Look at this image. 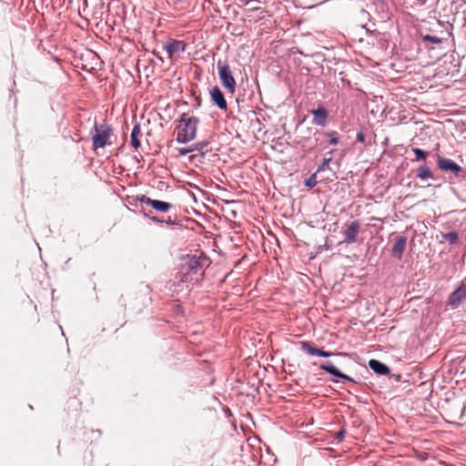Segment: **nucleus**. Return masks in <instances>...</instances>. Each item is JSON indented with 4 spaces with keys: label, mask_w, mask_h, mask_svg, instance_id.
Returning a JSON list of instances; mask_svg holds the SVG:
<instances>
[{
    "label": "nucleus",
    "mask_w": 466,
    "mask_h": 466,
    "mask_svg": "<svg viewBox=\"0 0 466 466\" xmlns=\"http://www.w3.org/2000/svg\"><path fill=\"white\" fill-rule=\"evenodd\" d=\"M199 119L197 116L183 114L178 121L176 141L186 144L195 139Z\"/></svg>",
    "instance_id": "1"
},
{
    "label": "nucleus",
    "mask_w": 466,
    "mask_h": 466,
    "mask_svg": "<svg viewBox=\"0 0 466 466\" xmlns=\"http://www.w3.org/2000/svg\"><path fill=\"white\" fill-rule=\"evenodd\" d=\"M95 134L92 136L93 148H103L106 146L111 145V137L113 136V128L107 124L98 126L96 123L94 127Z\"/></svg>",
    "instance_id": "2"
},
{
    "label": "nucleus",
    "mask_w": 466,
    "mask_h": 466,
    "mask_svg": "<svg viewBox=\"0 0 466 466\" xmlns=\"http://www.w3.org/2000/svg\"><path fill=\"white\" fill-rule=\"evenodd\" d=\"M218 74L222 86L228 90L230 94L236 91V81L231 69L227 61L218 60L217 63Z\"/></svg>",
    "instance_id": "3"
},
{
    "label": "nucleus",
    "mask_w": 466,
    "mask_h": 466,
    "mask_svg": "<svg viewBox=\"0 0 466 466\" xmlns=\"http://www.w3.org/2000/svg\"><path fill=\"white\" fill-rule=\"evenodd\" d=\"M323 136H328L329 137V144L331 145H337L339 143V135L336 131H331L327 134L320 132L319 130H316L313 133V141L309 138L303 137L300 141L302 148H304L306 151H310L317 147L320 142V138Z\"/></svg>",
    "instance_id": "4"
},
{
    "label": "nucleus",
    "mask_w": 466,
    "mask_h": 466,
    "mask_svg": "<svg viewBox=\"0 0 466 466\" xmlns=\"http://www.w3.org/2000/svg\"><path fill=\"white\" fill-rule=\"evenodd\" d=\"M437 165L441 170L450 171L457 177H464V170L462 167L450 158L439 157L437 159Z\"/></svg>",
    "instance_id": "5"
},
{
    "label": "nucleus",
    "mask_w": 466,
    "mask_h": 466,
    "mask_svg": "<svg viewBox=\"0 0 466 466\" xmlns=\"http://www.w3.org/2000/svg\"><path fill=\"white\" fill-rule=\"evenodd\" d=\"M208 258H197L196 256H191L187 258L186 267H187V274L188 275H197L205 267H208ZM203 272H201L202 274Z\"/></svg>",
    "instance_id": "6"
},
{
    "label": "nucleus",
    "mask_w": 466,
    "mask_h": 466,
    "mask_svg": "<svg viewBox=\"0 0 466 466\" xmlns=\"http://www.w3.org/2000/svg\"><path fill=\"white\" fill-rule=\"evenodd\" d=\"M187 48V44L181 40L170 39L165 46L168 58L173 60L177 56H179L181 53H184Z\"/></svg>",
    "instance_id": "7"
},
{
    "label": "nucleus",
    "mask_w": 466,
    "mask_h": 466,
    "mask_svg": "<svg viewBox=\"0 0 466 466\" xmlns=\"http://www.w3.org/2000/svg\"><path fill=\"white\" fill-rule=\"evenodd\" d=\"M300 349L310 356H319L323 358H329L336 355L334 352L326 351L321 349H318L315 345L309 341L302 340L299 341Z\"/></svg>",
    "instance_id": "8"
},
{
    "label": "nucleus",
    "mask_w": 466,
    "mask_h": 466,
    "mask_svg": "<svg viewBox=\"0 0 466 466\" xmlns=\"http://www.w3.org/2000/svg\"><path fill=\"white\" fill-rule=\"evenodd\" d=\"M137 200L141 203L147 204L150 207H152L155 210L159 212H167L169 209L172 208V205L170 203L157 200V199H151L150 198L142 195L137 198Z\"/></svg>",
    "instance_id": "9"
},
{
    "label": "nucleus",
    "mask_w": 466,
    "mask_h": 466,
    "mask_svg": "<svg viewBox=\"0 0 466 466\" xmlns=\"http://www.w3.org/2000/svg\"><path fill=\"white\" fill-rule=\"evenodd\" d=\"M360 229V223L358 220L351 221L343 231L344 242L353 244L357 241L358 234Z\"/></svg>",
    "instance_id": "10"
},
{
    "label": "nucleus",
    "mask_w": 466,
    "mask_h": 466,
    "mask_svg": "<svg viewBox=\"0 0 466 466\" xmlns=\"http://www.w3.org/2000/svg\"><path fill=\"white\" fill-rule=\"evenodd\" d=\"M466 299V285L461 284L456 290H454L448 300V305L452 309H457L461 302Z\"/></svg>",
    "instance_id": "11"
},
{
    "label": "nucleus",
    "mask_w": 466,
    "mask_h": 466,
    "mask_svg": "<svg viewBox=\"0 0 466 466\" xmlns=\"http://www.w3.org/2000/svg\"><path fill=\"white\" fill-rule=\"evenodd\" d=\"M319 368L322 370H325L326 372L335 376V377H338V378H340V379H343L345 380H348V381H350L352 383H356V381L350 378V376L342 373L341 371H339L334 365L331 361L328 360V361H325L323 363L320 364Z\"/></svg>",
    "instance_id": "12"
},
{
    "label": "nucleus",
    "mask_w": 466,
    "mask_h": 466,
    "mask_svg": "<svg viewBox=\"0 0 466 466\" xmlns=\"http://www.w3.org/2000/svg\"><path fill=\"white\" fill-rule=\"evenodd\" d=\"M313 115L312 123L319 127H325L329 116L328 110L322 106L311 110Z\"/></svg>",
    "instance_id": "13"
},
{
    "label": "nucleus",
    "mask_w": 466,
    "mask_h": 466,
    "mask_svg": "<svg viewBox=\"0 0 466 466\" xmlns=\"http://www.w3.org/2000/svg\"><path fill=\"white\" fill-rule=\"evenodd\" d=\"M210 97L213 104H215L219 109H227V101L224 94L218 86H213L210 89Z\"/></svg>",
    "instance_id": "14"
},
{
    "label": "nucleus",
    "mask_w": 466,
    "mask_h": 466,
    "mask_svg": "<svg viewBox=\"0 0 466 466\" xmlns=\"http://www.w3.org/2000/svg\"><path fill=\"white\" fill-rule=\"evenodd\" d=\"M407 243V238L405 237H399L396 239V242L394 243L391 254L393 257H395L398 259H400L402 258V254L404 252L405 247Z\"/></svg>",
    "instance_id": "15"
},
{
    "label": "nucleus",
    "mask_w": 466,
    "mask_h": 466,
    "mask_svg": "<svg viewBox=\"0 0 466 466\" xmlns=\"http://www.w3.org/2000/svg\"><path fill=\"white\" fill-rule=\"evenodd\" d=\"M369 367L379 375H387L390 371L387 365L377 360H370L369 361Z\"/></svg>",
    "instance_id": "16"
},
{
    "label": "nucleus",
    "mask_w": 466,
    "mask_h": 466,
    "mask_svg": "<svg viewBox=\"0 0 466 466\" xmlns=\"http://www.w3.org/2000/svg\"><path fill=\"white\" fill-rule=\"evenodd\" d=\"M141 136V128L139 124H136L133 127L131 136H130V144L133 147L138 148L140 147V141L138 137Z\"/></svg>",
    "instance_id": "17"
},
{
    "label": "nucleus",
    "mask_w": 466,
    "mask_h": 466,
    "mask_svg": "<svg viewBox=\"0 0 466 466\" xmlns=\"http://www.w3.org/2000/svg\"><path fill=\"white\" fill-rule=\"evenodd\" d=\"M417 177L422 180L432 178L433 175L427 166H421L417 170Z\"/></svg>",
    "instance_id": "18"
},
{
    "label": "nucleus",
    "mask_w": 466,
    "mask_h": 466,
    "mask_svg": "<svg viewBox=\"0 0 466 466\" xmlns=\"http://www.w3.org/2000/svg\"><path fill=\"white\" fill-rule=\"evenodd\" d=\"M442 238H443V239H445L446 241H448L451 245L456 244L458 242V240H459V235L455 231H451V232H448V233H444V234H442Z\"/></svg>",
    "instance_id": "19"
},
{
    "label": "nucleus",
    "mask_w": 466,
    "mask_h": 466,
    "mask_svg": "<svg viewBox=\"0 0 466 466\" xmlns=\"http://www.w3.org/2000/svg\"><path fill=\"white\" fill-rule=\"evenodd\" d=\"M412 152L416 156V158H415L416 161L425 160L428 156V153L426 151H424L420 148H418V147L412 148Z\"/></svg>",
    "instance_id": "20"
},
{
    "label": "nucleus",
    "mask_w": 466,
    "mask_h": 466,
    "mask_svg": "<svg viewBox=\"0 0 466 466\" xmlns=\"http://www.w3.org/2000/svg\"><path fill=\"white\" fill-rule=\"evenodd\" d=\"M422 40L434 45H440L442 42L441 38L431 35H422Z\"/></svg>",
    "instance_id": "21"
},
{
    "label": "nucleus",
    "mask_w": 466,
    "mask_h": 466,
    "mask_svg": "<svg viewBox=\"0 0 466 466\" xmlns=\"http://www.w3.org/2000/svg\"><path fill=\"white\" fill-rule=\"evenodd\" d=\"M192 146V148L194 151H201L203 148L207 147L208 146V141H199V142H197V143H194Z\"/></svg>",
    "instance_id": "22"
},
{
    "label": "nucleus",
    "mask_w": 466,
    "mask_h": 466,
    "mask_svg": "<svg viewBox=\"0 0 466 466\" xmlns=\"http://www.w3.org/2000/svg\"><path fill=\"white\" fill-rule=\"evenodd\" d=\"M178 156H185L188 153L194 152L192 146L187 147H179L177 148Z\"/></svg>",
    "instance_id": "23"
},
{
    "label": "nucleus",
    "mask_w": 466,
    "mask_h": 466,
    "mask_svg": "<svg viewBox=\"0 0 466 466\" xmlns=\"http://www.w3.org/2000/svg\"><path fill=\"white\" fill-rule=\"evenodd\" d=\"M331 161V157L323 158L321 165L318 167V172L324 170L326 167L329 166Z\"/></svg>",
    "instance_id": "24"
},
{
    "label": "nucleus",
    "mask_w": 466,
    "mask_h": 466,
    "mask_svg": "<svg viewBox=\"0 0 466 466\" xmlns=\"http://www.w3.org/2000/svg\"><path fill=\"white\" fill-rule=\"evenodd\" d=\"M145 216H147L151 221H153L155 223H157V224L164 223V218H160L159 217L150 216L149 214H147V213H145Z\"/></svg>",
    "instance_id": "25"
},
{
    "label": "nucleus",
    "mask_w": 466,
    "mask_h": 466,
    "mask_svg": "<svg viewBox=\"0 0 466 466\" xmlns=\"http://www.w3.org/2000/svg\"><path fill=\"white\" fill-rule=\"evenodd\" d=\"M345 435H346V431L342 429V430H340L339 431L337 432L336 440L338 441H341L345 438Z\"/></svg>",
    "instance_id": "26"
},
{
    "label": "nucleus",
    "mask_w": 466,
    "mask_h": 466,
    "mask_svg": "<svg viewBox=\"0 0 466 466\" xmlns=\"http://www.w3.org/2000/svg\"><path fill=\"white\" fill-rule=\"evenodd\" d=\"M356 138H357L358 141L362 142V143L365 141V136L363 135L362 132H359L357 134Z\"/></svg>",
    "instance_id": "27"
},
{
    "label": "nucleus",
    "mask_w": 466,
    "mask_h": 466,
    "mask_svg": "<svg viewBox=\"0 0 466 466\" xmlns=\"http://www.w3.org/2000/svg\"><path fill=\"white\" fill-rule=\"evenodd\" d=\"M316 181H315V178L314 177H310L309 178V180L307 181L306 185L308 187H313L315 185Z\"/></svg>",
    "instance_id": "28"
},
{
    "label": "nucleus",
    "mask_w": 466,
    "mask_h": 466,
    "mask_svg": "<svg viewBox=\"0 0 466 466\" xmlns=\"http://www.w3.org/2000/svg\"><path fill=\"white\" fill-rule=\"evenodd\" d=\"M164 223H166L167 225H174L175 224V220L172 219L170 217H168L167 219H164Z\"/></svg>",
    "instance_id": "29"
},
{
    "label": "nucleus",
    "mask_w": 466,
    "mask_h": 466,
    "mask_svg": "<svg viewBox=\"0 0 466 466\" xmlns=\"http://www.w3.org/2000/svg\"><path fill=\"white\" fill-rule=\"evenodd\" d=\"M421 5H424L426 3V0H419Z\"/></svg>",
    "instance_id": "30"
}]
</instances>
